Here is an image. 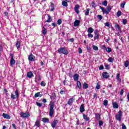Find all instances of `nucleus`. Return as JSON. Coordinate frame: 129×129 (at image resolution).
<instances>
[{
    "label": "nucleus",
    "instance_id": "nucleus-51",
    "mask_svg": "<svg viewBox=\"0 0 129 129\" xmlns=\"http://www.w3.org/2000/svg\"><path fill=\"white\" fill-rule=\"evenodd\" d=\"M126 23H127V20H126V19H123V20H122V24H123V25L126 24Z\"/></svg>",
    "mask_w": 129,
    "mask_h": 129
},
{
    "label": "nucleus",
    "instance_id": "nucleus-28",
    "mask_svg": "<svg viewBox=\"0 0 129 129\" xmlns=\"http://www.w3.org/2000/svg\"><path fill=\"white\" fill-rule=\"evenodd\" d=\"M95 116L97 120H99L100 119V114L99 113H96Z\"/></svg>",
    "mask_w": 129,
    "mask_h": 129
},
{
    "label": "nucleus",
    "instance_id": "nucleus-2",
    "mask_svg": "<svg viewBox=\"0 0 129 129\" xmlns=\"http://www.w3.org/2000/svg\"><path fill=\"white\" fill-rule=\"evenodd\" d=\"M59 54H63L64 55H68V50L65 47H60L57 50Z\"/></svg>",
    "mask_w": 129,
    "mask_h": 129
},
{
    "label": "nucleus",
    "instance_id": "nucleus-9",
    "mask_svg": "<svg viewBox=\"0 0 129 129\" xmlns=\"http://www.w3.org/2000/svg\"><path fill=\"white\" fill-rule=\"evenodd\" d=\"M2 116L4 118H6V119H11V116L9 115V114L3 113L2 114Z\"/></svg>",
    "mask_w": 129,
    "mask_h": 129
},
{
    "label": "nucleus",
    "instance_id": "nucleus-46",
    "mask_svg": "<svg viewBox=\"0 0 129 129\" xmlns=\"http://www.w3.org/2000/svg\"><path fill=\"white\" fill-rule=\"evenodd\" d=\"M40 85L41 86H46V83H45V82L44 81H42L40 83Z\"/></svg>",
    "mask_w": 129,
    "mask_h": 129
},
{
    "label": "nucleus",
    "instance_id": "nucleus-25",
    "mask_svg": "<svg viewBox=\"0 0 129 129\" xmlns=\"http://www.w3.org/2000/svg\"><path fill=\"white\" fill-rule=\"evenodd\" d=\"M16 46L17 49H19L20 47H21V42L19 41H17L16 44Z\"/></svg>",
    "mask_w": 129,
    "mask_h": 129
},
{
    "label": "nucleus",
    "instance_id": "nucleus-33",
    "mask_svg": "<svg viewBox=\"0 0 129 129\" xmlns=\"http://www.w3.org/2000/svg\"><path fill=\"white\" fill-rule=\"evenodd\" d=\"M96 88L97 89H100V84L99 82H98L97 83Z\"/></svg>",
    "mask_w": 129,
    "mask_h": 129
},
{
    "label": "nucleus",
    "instance_id": "nucleus-18",
    "mask_svg": "<svg viewBox=\"0 0 129 129\" xmlns=\"http://www.w3.org/2000/svg\"><path fill=\"white\" fill-rule=\"evenodd\" d=\"M94 31V29H93L92 27H89L88 28V30L87 31V32H88L89 34H92V33H93Z\"/></svg>",
    "mask_w": 129,
    "mask_h": 129
},
{
    "label": "nucleus",
    "instance_id": "nucleus-61",
    "mask_svg": "<svg viewBox=\"0 0 129 129\" xmlns=\"http://www.w3.org/2000/svg\"><path fill=\"white\" fill-rule=\"evenodd\" d=\"M79 54H81V53H82V49L80 47L79 48Z\"/></svg>",
    "mask_w": 129,
    "mask_h": 129
},
{
    "label": "nucleus",
    "instance_id": "nucleus-4",
    "mask_svg": "<svg viewBox=\"0 0 129 129\" xmlns=\"http://www.w3.org/2000/svg\"><path fill=\"white\" fill-rule=\"evenodd\" d=\"M20 115H21V117L26 118L29 117V116H30V113H29V112L24 113L23 112H21Z\"/></svg>",
    "mask_w": 129,
    "mask_h": 129
},
{
    "label": "nucleus",
    "instance_id": "nucleus-34",
    "mask_svg": "<svg viewBox=\"0 0 129 129\" xmlns=\"http://www.w3.org/2000/svg\"><path fill=\"white\" fill-rule=\"evenodd\" d=\"M15 96L16 98H19V91L18 90L15 91Z\"/></svg>",
    "mask_w": 129,
    "mask_h": 129
},
{
    "label": "nucleus",
    "instance_id": "nucleus-13",
    "mask_svg": "<svg viewBox=\"0 0 129 129\" xmlns=\"http://www.w3.org/2000/svg\"><path fill=\"white\" fill-rule=\"evenodd\" d=\"M94 34L95 36H94V39L97 40V39H98L99 38V34H98V31L95 30L94 31Z\"/></svg>",
    "mask_w": 129,
    "mask_h": 129
},
{
    "label": "nucleus",
    "instance_id": "nucleus-40",
    "mask_svg": "<svg viewBox=\"0 0 129 129\" xmlns=\"http://www.w3.org/2000/svg\"><path fill=\"white\" fill-rule=\"evenodd\" d=\"M128 65H129L128 61L126 60V61H125V62H124L125 67H128Z\"/></svg>",
    "mask_w": 129,
    "mask_h": 129
},
{
    "label": "nucleus",
    "instance_id": "nucleus-48",
    "mask_svg": "<svg viewBox=\"0 0 129 129\" xmlns=\"http://www.w3.org/2000/svg\"><path fill=\"white\" fill-rule=\"evenodd\" d=\"M105 27H108V28H110V24H109V22H106L105 24Z\"/></svg>",
    "mask_w": 129,
    "mask_h": 129
},
{
    "label": "nucleus",
    "instance_id": "nucleus-1",
    "mask_svg": "<svg viewBox=\"0 0 129 129\" xmlns=\"http://www.w3.org/2000/svg\"><path fill=\"white\" fill-rule=\"evenodd\" d=\"M55 106V103L54 102H51V105L50 106V108H49V116L50 117H53V115H54V107Z\"/></svg>",
    "mask_w": 129,
    "mask_h": 129
},
{
    "label": "nucleus",
    "instance_id": "nucleus-55",
    "mask_svg": "<svg viewBox=\"0 0 129 129\" xmlns=\"http://www.w3.org/2000/svg\"><path fill=\"white\" fill-rule=\"evenodd\" d=\"M99 70H103L104 69V68L103 67V65H101L99 68Z\"/></svg>",
    "mask_w": 129,
    "mask_h": 129
},
{
    "label": "nucleus",
    "instance_id": "nucleus-30",
    "mask_svg": "<svg viewBox=\"0 0 129 129\" xmlns=\"http://www.w3.org/2000/svg\"><path fill=\"white\" fill-rule=\"evenodd\" d=\"M51 9L50 10V12H53L54 11V9H55V6L53 3L51 4Z\"/></svg>",
    "mask_w": 129,
    "mask_h": 129
},
{
    "label": "nucleus",
    "instance_id": "nucleus-39",
    "mask_svg": "<svg viewBox=\"0 0 129 129\" xmlns=\"http://www.w3.org/2000/svg\"><path fill=\"white\" fill-rule=\"evenodd\" d=\"M115 27L116 28H117L118 32H120L121 29H120V26H119V25L116 24Z\"/></svg>",
    "mask_w": 129,
    "mask_h": 129
},
{
    "label": "nucleus",
    "instance_id": "nucleus-11",
    "mask_svg": "<svg viewBox=\"0 0 129 129\" xmlns=\"http://www.w3.org/2000/svg\"><path fill=\"white\" fill-rule=\"evenodd\" d=\"M75 100V99L74 98H71L69 99V101H68V104L69 105H71L74 102V101Z\"/></svg>",
    "mask_w": 129,
    "mask_h": 129
},
{
    "label": "nucleus",
    "instance_id": "nucleus-16",
    "mask_svg": "<svg viewBox=\"0 0 129 129\" xmlns=\"http://www.w3.org/2000/svg\"><path fill=\"white\" fill-rule=\"evenodd\" d=\"M80 24V21L78 20H76L74 22V25L75 27H78Z\"/></svg>",
    "mask_w": 129,
    "mask_h": 129
},
{
    "label": "nucleus",
    "instance_id": "nucleus-20",
    "mask_svg": "<svg viewBox=\"0 0 129 129\" xmlns=\"http://www.w3.org/2000/svg\"><path fill=\"white\" fill-rule=\"evenodd\" d=\"M79 8H80V6L78 5H76L75 7V11L76 13H77V14H79V11H78Z\"/></svg>",
    "mask_w": 129,
    "mask_h": 129
},
{
    "label": "nucleus",
    "instance_id": "nucleus-15",
    "mask_svg": "<svg viewBox=\"0 0 129 129\" xmlns=\"http://www.w3.org/2000/svg\"><path fill=\"white\" fill-rule=\"evenodd\" d=\"M43 94L41 93L40 92H37L35 94L34 97L37 98V97H42Z\"/></svg>",
    "mask_w": 129,
    "mask_h": 129
},
{
    "label": "nucleus",
    "instance_id": "nucleus-24",
    "mask_svg": "<svg viewBox=\"0 0 129 129\" xmlns=\"http://www.w3.org/2000/svg\"><path fill=\"white\" fill-rule=\"evenodd\" d=\"M120 76V74H117L116 75V79L117 81H119V82H121V79L119 78Z\"/></svg>",
    "mask_w": 129,
    "mask_h": 129
},
{
    "label": "nucleus",
    "instance_id": "nucleus-54",
    "mask_svg": "<svg viewBox=\"0 0 129 129\" xmlns=\"http://www.w3.org/2000/svg\"><path fill=\"white\" fill-rule=\"evenodd\" d=\"M92 7H93V8H96V4H95V3H92Z\"/></svg>",
    "mask_w": 129,
    "mask_h": 129
},
{
    "label": "nucleus",
    "instance_id": "nucleus-62",
    "mask_svg": "<svg viewBox=\"0 0 129 129\" xmlns=\"http://www.w3.org/2000/svg\"><path fill=\"white\" fill-rule=\"evenodd\" d=\"M123 92H124V91H123V90L122 89L120 92V95H123Z\"/></svg>",
    "mask_w": 129,
    "mask_h": 129
},
{
    "label": "nucleus",
    "instance_id": "nucleus-8",
    "mask_svg": "<svg viewBox=\"0 0 129 129\" xmlns=\"http://www.w3.org/2000/svg\"><path fill=\"white\" fill-rule=\"evenodd\" d=\"M28 60L29 61H31V62L35 61V56L31 53L28 57Z\"/></svg>",
    "mask_w": 129,
    "mask_h": 129
},
{
    "label": "nucleus",
    "instance_id": "nucleus-64",
    "mask_svg": "<svg viewBox=\"0 0 129 129\" xmlns=\"http://www.w3.org/2000/svg\"><path fill=\"white\" fill-rule=\"evenodd\" d=\"M5 16H6V17H8V16H9V13L5 12L4 13Z\"/></svg>",
    "mask_w": 129,
    "mask_h": 129
},
{
    "label": "nucleus",
    "instance_id": "nucleus-58",
    "mask_svg": "<svg viewBox=\"0 0 129 129\" xmlns=\"http://www.w3.org/2000/svg\"><path fill=\"white\" fill-rule=\"evenodd\" d=\"M88 36L89 38H93V35L91 34V33H89Z\"/></svg>",
    "mask_w": 129,
    "mask_h": 129
},
{
    "label": "nucleus",
    "instance_id": "nucleus-41",
    "mask_svg": "<svg viewBox=\"0 0 129 129\" xmlns=\"http://www.w3.org/2000/svg\"><path fill=\"white\" fill-rule=\"evenodd\" d=\"M108 62H110V63H112L113 62V58L112 57H109V59H108Z\"/></svg>",
    "mask_w": 129,
    "mask_h": 129
},
{
    "label": "nucleus",
    "instance_id": "nucleus-53",
    "mask_svg": "<svg viewBox=\"0 0 129 129\" xmlns=\"http://www.w3.org/2000/svg\"><path fill=\"white\" fill-rule=\"evenodd\" d=\"M36 105H37V106H39V107H41V106H42V104L41 103H39V102H37Z\"/></svg>",
    "mask_w": 129,
    "mask_h": 129
},
{
    "label": "nucleus",
    "instance_id": "nucleus-12",
    "mask_svg": "<svg viewBox=\"0 0 129 129\" xmlns=\"http://www.w3.org/2000/svg\"><path fill=\"white\" fill-rule=\"evenodd\" d=\"M80 112H81V113H82L83 112H84V111H85V109L84 108V104H82L81 105V106L80 107Z\"/></svg>",
    "mask_w": 129,
    "mask_h": 129
},
{
    "label": "nucleus",
    "instance_id": "nucleus-63",
    "mask_svg": "<svg viewBox=\"0 0 129 129\" xmlns=\"http://www.w3.org/2000/svg\"><path fill=\"white\" fill-rule=\"evenodd\" d=\"M70 42H71V43H73L74 42V38H71L69 39Z\"/></svg>",
    "mask_w": 129,
    "mask_h": 129
},
{
    "label": "nucleus",
    "instance_id": "nucleus-49",
    "mask_svg": "<svg viewBox=\"0 0 129 129\" xmlns=\"http://www.w3.org/2000/svg\"><path fill=\"white\" fill-rule=\"evenodd\" d=\"M105 67L106 69V70H109V64H105Z\"/></svg>",
    "mask_w": 129,
    "mask_h": 129
},
{
    "label": "nucleus",
    "instance_id": "nucleus-6",
    "mask_svg": "<svg viewBox=\"0 0 129 129\" xmlns=\"http://www.w3.org/2000/svg\"><path fill=\"white\" fill-rule=\"evenodd\" d=\"M102 78H104V79L109 78V74L107 72H103L102 73Z\"/></svg>",
    "mask_w": 129,
    "mask_h": 129
},
{
    "label": "nucleus",
    "instance_id": "nucleus-37",
    "mask_svg": "<svg viewBox=\"0 0 129 129\" xmlns=\"http://www.w3.org/2000/svg\"><path fill=\"white\" fill-rule=\"evenodd\" d=\"M90 11V9L88 8L87 9V11L85 13L86 16H88L89 15V11Z\"/></svg>",
    "mask_w": 129,
    "mask_h": 129
},
{
    "label": "nucleus",
    "instance_id": "nucleus-36",
    "mask_svg": "<svg viewBox=\"0 0 129 129\" xmlns=\"http://www.w3.org/2000/svg\"><path fill=\"white\" fill-rule=\"evenodd\" d=\"M124 6H125V2H123L122 3L120 4V7L122 9H124Z\"/></svg>",
    "mask_w": 129,
    "mask_h": 129
},
{
    "label": "nucleus",
    "instance_id": "nucleus-59",
    "mask_svg": "<svg viewBox=\"0 0 129 129\" xmlns=\"http://www.w3.org/2000/svg\"><path fill=\"white\" fill-rule=\"evenodd\" d=\"M12 126H13V128L17 129V126L16 125V124H15V123L12 124Z\"/></svg>",
    "mask_w": 129,
    "mask_h": 129
},
{
    "label": "nucleus",
    "instance_id": "nucleus-44",
    "mask_svg": "<svg viewBox=\"0 0 129 129\" xmlns=\"http://www.w3.org/2000/svg\"><path fill=\"white\" fill-rule=\"evenodd\" d=\"M93 50H95V51H98V47H97L95 45H93Z\"/></svg>",
    "mask_w": 129,
    "mask_h": 129
},
{
    "label": "nucleus",
    "instance_id": "nucleus-50",
    "mask_svg": "<svg viewBox=\"0 0 129 129\" xmlns=\"http://www.w3.org/2000/svg\"><path fill=\"white\" fill-rule=\"evenodd\" d=\"M111 11V7L110 6H108L107 8V12H108V13Z\"/></svg>",
    "mask_w": 129,
    "mask_h": 129
},
{
    "label": "nucleus",
    "instance_id": "nucleus-38",
    "mask_svg": "<svg viewBox=\"0 0 129 129\" xmlns=\"http://www.w3.org/2000/svg\"><path fill=\"white\" fill-rule=\"evenodd\" d=\"M108 103V101L107 100H105L103 101V104L105 105V106H106Z\"/></svg>",
    "mask_w": 129,
    "mask_h": 129
},
{
    "label": "nucleus",
    "instance_id": "nucleus-10",
    "mask_svg": "<svg viewBox=\"0 0 129 129\" xmlns=\"http://www.w3.org/2000/svg\"><path fill=\"white\" fill-rule=\"evenodd\" d=\"M47 32H48V31L47 30V29H46L45 28V26H43L42 27V34L44 35V36H45L46 34H47Z\"/></svg>",
    "mask_w": 129,
    "mask_h": 129
},
{
    "label": "nucleus",
    "instance_id": "nucleus-56",
    "mask_svg": "<svg viewBox=\"0 0 129 129\" xmlns=\"http://www.w3.org/2000/svg\"><path fill=\"white\" fill-rule=\"evenodd\" d=\"M122 129H126V126H125L123 123L122 124Z\"/></svg>",
    "mask_w": 129,
    "mask_h": 129
},
{
    "label": "nucleus",
    "instance_id": "nucleus-52",
    "mask_svg": "<svg viewBox=\"0 0 129 129\" xmlns=\"http://www.w3.org/2000/svg\"><path fill=\"white\" fill-rule=\"evenodd\" d=\"M62 24V20L61 19H58L57 20V25H61Z\"/></svg>",
    "mask_w": 129,
    "mask_h": 129
},
{
    "label": "nucleus",
    "instance_id": "nucleus-22",
    "mask_svg": "<svg viewBox=\"0 0 129 129\" xmlns=\"http://www.w3.org/2000/svg\"><path fill=\"white\" fill-rule=\"evenodd\" d=\"M83 117L86 121H88V120H89V117H87V115H85L84 113L83 114Z\"/></svg>",
    "mask_w": 129,
    "mask_h": 129
},
{
    "label": "nucleus",
    "instance_id": "nucleus-23",
    "mask_svg": "<svg viewBox=\"0 0 129 129\" xmlns=\"http://www.w3.org/2000/svg\"><path fill=\"white\" fill-rule=\"evenodd\" d=\"M88 84L86 83H84L83 84V87L84 89H87V88H88Z\"/></svg>",
    "mask_w": 129,
    "mask_h": 129
},
{
    "label": "nucleus",
    "instance_id": "nucleus-29",
    "mask_svg": "<svg viewBox=\"0 0 129 129\" xmlns=\"http://www.w3.org/2000/svg\"><path fill=\"white\" fill-rule=\"evenodd\" d=\"M61 4H62V5L63 6V7L68 6V3H67V2H66V1H62Z\"/></svg>",
    "mask_w": 129,
    "mask_h": 129
},
{
    "label": "nucleus",
    "instance_id": "nucleus-31",
    "mask_svg": "<svg viewBox=\"0 0 129 129\" xmlns=\"http://www.w3.org/2000/svg\"><path fill=\"white\" fill-rule=\"evenodd\" d=\"M42 121H43L44 123L49 122V119L47 118H43Z\"/></svg>",
    "mask_w": 129,
    "mask_h": 129
},
{
    "label": "nucleus",
    "instance_id": "nucleus-19",
    "mask_svg": "<svg viewBox=\"0 0 129 129\" xmlns=\"http://www.w3.org/2000/svg\"><path fill=\"white\" fill-rule=\"evenodd\" d=\"M100 9L101 10H102L103 13H105V14H106V15H108V12H107V10H105V9H104V8H103V7H101V6H100Z\"/></svg>",
    "mask_w": 129,
    "mask_h": 129
},
{
    "label": "nucleus",
    "instance_id": "nucleus-42",
    "mask_svg": "<svg viewBox=\"0 0 129 129\" xmlns=\"http://www.w3.org/2000/svg\"><path fill=\"white\" fill-rule=\"evenodd\" d=\"M103 124V121L102 120H99V126H102V125Z\"/></svg>",
    "mask_w": 129,
    "mask_h": 129
},
{
    "label": "nucleus",
    "instance_id": "nucleus-17",
    "mask_svg": "<svg viewBox=\"0 0 129 129\" xmlns=\"http://www.w3.org/2000/svg\"><path fill=\"white\" fill-rule=\"evenodd\" d=\"M79 78V75L78 74H75L74 76V80L75 81H78V79Z\"/></svg>",
    "mask_w": 129,
    "mask_h": 129
},
{
    "label": "nucleus",
    "instance_id": "nucleus-57",
    "mask_svg": "<svg viewBox=\"0 0 129 129\" xmlns=\"http://www.w3.org/2000/svg\"><path fill=\"white\" fill-rule=\"evenodd\" d=\"M97 18H98V19H99V20H102V16H101V15H98L97 16Z\"/></svg>",
    "mask_w": 129,
    "mask_h": 129
},
{
    "label": "nucleus",
    "instance_id": "nucleus-45",
    "mask_svg": "<svg viewBox=\"0 0 129 129\" xmlns=\"http://www.w3.org/2000/svg\"><path fill=\"white\" fill-rule=\"evenodd\" d=\"M102 5H103V6H104V7H107V1H104L102 3Z\"/></svg>",
    "mask_w": 129,
    "mask_h": 129
},
{
    "label": "nucleus",
    "instance_id": "nucleus-35",
    "mask_svg": "<svg viewBox=\"0 0 129 129\" xmlns=\"http://www.w3.org/2000/svg\"><path fill=\"white\" fill-rule=\"evenodd\" d=\"M122 14V13H121V11H118L116 16L117 17H120V16H121Z\"/></svg>",
    "mask_w": 129,
    "mask_h": 129
},
{
    "label": "nucleus",
    "instance_id": "nucleus-43",
    "mask_svg": "<svg viewBox=\"0 0 129 129\" xmlns=\"http://www.w3.org/2000/svg\"><path fill=\"white\" fill-rule=\"evenodd\" d=\"M106 51L108 53H110V52H111V48H110L109 47L106 48Z\"/></svg>",
    "mask_w": 129,
    "mask_h": 129
},
{
    "label": "nucleus",
    "instance_id": "nucleus-47",
    "mask_svg": "<svg viewBox=\"0 0 129 129\" xmlns=\"http://www.w3.org/2000/svg\"><path fill=\"white\" fill-rule=\"evenodd\" d=\"M11 98H12V99H16V98H17L16 97V96H15V95H14V94H13V93L11 94Z\"/></svg>",
    "mask_w": 129,
    "mask_h": 129
},
{
    "label": "nucleus",
    "instance_id": "nucleus-32",
    "mask_svg": "<svg viewBox=\"0 0 129 129\" xmlns=\"http://www.w3.org/2000/svg\"><path fill=\"white\" fill-rule=\"evenodd\" d=\"M77 85L78 88H81V83L80 82V81H77Z\"/></svg>",
    "mask_w": 129,
    "mask_h": 129
},
{
    "label": "nucleus",
    "instance_id": "nucleus-3",
    "mask_svg": "<svg viewBox=\"0 0 129 129\" xmlns=\"http://www.w3.org/2000/svg\"><path fill=\"white\" fill-rule=\"evenodd\" d=\"M121 116H122V112L121 110L119 111L118 114L116 115L115 118L116 120L120 121L121 120Z\"/></svg>",
    "mask_w": 129,
    "mask_h": 129
},
{
    "label": "nucleus",
    "instance_id": "nucleus-60",
    "mask_svg": "<svg viewBox=\"0 0 129 129\" xmlns=\"http://www.w3.org/2000/svg\"><path fill=\"white\" fill-rule=\"evenodd\" d=\"M59 93L60 94H64V93H65V91H63V90H61L60 92Z\"/></svg>",
    "mask_w": 129,
    "mask_h": 129
},
{
    "label": "nucleus",
    "instance_id": "nucleus-21",
    "mask_svg": "<svg viewBox=\"0 0 129 129\" xmlns=\"http://www.w3.org/2000/svg\"><path fill=\"white\" fill-rule=\"evenodd\" d=\"M40 121H39L38 120H36L35 124H34V126H37V127H40Z\"/></svg>",
    "mask_w": 129,
    "mask_h": 129
},
{
    "label": "nucleus",
    "instance_id": "nucleus-14",
    "mask_svg": "<svg viewBox=\"0 0 129 129\" xmlns=\"http://www.w3.org/2000/svg\"><path fill=\"white\" fill-rule=\"evenodd\" d=\"M27 75L28 78H32V77H34V74H33V72H28Z\"/></svg>",
    "mask_w": 129,
    "mask_h": 129
},
{
    "label": "nucleus",
    "instance_id": "nucleus-26",
    "mask_svg": "<svg viewBox=\"0 0 129 129\" xmlns=\"http://www.w3.org/2000/svg\"><path fill=\"white\" fill-rule=\"evenodd\" d=\"M48 19L46 21L47 23H50V22H52V18H51V16L49 15H47Z\"/></svg>",
    "mask_w": 129,
    "mask_h": 129
},
{
    "label": "nucleus",
    "instance_id": "nucleus-7",
    "mask_svg": "<svg viewBox=\"0 0 129 129\" xmlns=\"http://www.w3.org/2000/svg\"><path fill=\"white\" fill-rule=\"evenodd\" d=\"M58 123V120H54L52 123H51V125L52 127V128H55L56 127V125H57V124Z\"/></svg>",
    "mask_w": 129,
    "mask_h": 129
},
{
    "label": "nucleus",
    "instance_id": "nucleus-5",
    "mask_svg": "<svg viewBox=\"0 0 129 129\" xmlns=\"http://www.w3.org/2000/svg\"><path fill=\"white\" fill-rule=\"evenodd\" d=\"M10 56H11V59L10 60V64L11 66H13L15 64V63H16V60L14 59V54L11 53Z\"/></svg>",
    "mask_w": 129,
    "mask_h": 129
},
{
    "label": "nucleus",
    "instance_id": "nucleus-27",
    "mask_svg": "<svg viewBox=\"0 0 129 129\" xmlns=\"http://www.w3.org/2000/svg\"><path fill=\"white\" fill-rule=\"evenodd\" d=\"M113 108H118V104L116 102L113 103Z\"/></svg>",
    "mask_w": 129,
    "mask_h": 129
}]
</instances>
